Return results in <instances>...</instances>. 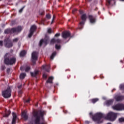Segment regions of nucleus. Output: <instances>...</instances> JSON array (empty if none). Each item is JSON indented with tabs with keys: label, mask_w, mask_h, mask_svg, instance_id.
Wrapping results in <instances>:
<instances>
[{
	"label": "nucleus",
	"mask_w": 124,
	"mask_h": 124,
	"mask_svg": "<svg viewBox=\"0 0 124 124\" xmlns=\"http://www.w3.org/2000/svg\"><path fill=\"white\" fill-rule=\"evenodd\" d=\"M46 112L43 110L35 111L33 113L32 121L34 124H47L44 119Z\"/></svg>",
	"instance_id": "obj_1"
},
{
	"label": "nucleus",
	"mask_w": 124,
	"mask_h": 124,
	"mask_svg": "<svg viewBox=\"0 0 124 124\" xmlns=\"http://www.w3.org/2000/svg\"><path fill=\"white\" fill-rule=\"evenodd\" d=\"M89 115L93 121V122H96L97 124H101V123H103V120L102 119L105 117V115L101 112L96 113L94 115H93V112H90Z\"/></svg>",
	"instance_id": "obj_2"
},
{
	"label": "nucleus",
	"mask_w": 124,
	"mask_h": 124,
	"mask_svg": "<svg viewBox=\"0 0 124 124\" xmlns=\"http://www.w3.org/2000/svg\"><path fill=\"white\" fill-rule=\"evenodd\" d=\"M9 55V54H8V53H6L4 56V64H7V65H12V64L15 63L16 59L15 58H12L10 59L9 57H8Z\"/></svg>",
	"instance_id": "obj_3"
},
{
	"label": "nucleus",
	"mask_w": 124,
	"mask_h": 124,
	"mask_svg": "<svg viewBox=\"0 0 124 124\" xmlns=\"http://www.w3.org/2000/svg\"><path fill=\"white\" fill-rule=\"evenodd\" d=\"M118 115H119L118 113L109 112L107 115V118L108 121H110V122H114L116 121Z\"/></svg>",
	"instance_id": "obj_4"
},
{
	"label": "nucleus",
	"mask_w": 124,
	"mask_h": 124,
	"mask_svg": "<svg viewBox=\"0 0 124 124\" xmlns=\"http://www.w3.org/2000/svg\"><path fill=\"white\" fill-rule=\"evenodd\" d=\"M2 95L4 98H8L11 96V88L8 87L7 88L2 91Z\"/></svg>",
	"instance_id": "obj_5"
},
{
	"label": "nucleus",
	"mask_w": 124,
	"mask_h": 124,
	"mask_svg": "<svg viewBox=\"0 0 124 124\" xmlns=\"http://www.w3.org/2000/svg\"><path fill=\"white\" fill-rule=\"evenodd\" d=\"M81 19L82 21L79 23V25H78V29L79 30H82L83 29L84 25H85V22L87 21V15L86 14H82L81 16Z\"/></svg>",
	"instance_id": "obj_6"
},
{
	"label": "nucleus",
	"mask_w": 124,
	"mask_h": 124,
	"mask_svg": "<svg viewBox=\"0 0 124 124\" xmlns=\"http://www.w3.org/2000/svg\"><path fill=\"white\" fill-rule=\"evenodd\" d=\"M37 59H38V57L37 56V52L36 51H33L31 54V62L32 65H34L36 64Z\"/></svg>",
	"instance_id": "obj_7"
},
{
	"label": "nucleus",
	"mask_w": 124,
	"mask_h": 124,
	"mask_svg": "<svg viewBox=\"0 0 124 124\" xmlns=\"http://www.w3.org/2000/svg\"><path fill=\"white\" fill-rule=\"evenodd\" d=\"M48 41H49V37L48 36L46 35L44 39H41L40 41L39 46L41 47L43 43L45 44V45H47L48 44Z\"/></svg>",
	"instance_id": "obj_8"
},
{
	"label": "nucleus",
	"mask_w": 124,
	"mask_h": 124,
	"mask_svg": "<svg viewBox=\"0 0 124 124\" xmlns=\"http://www.w3.org/2000/svg\"><path fill=\"white\" fill-rule=\"evenodd\" d=\"M71 34H70V32L68 31H64L62 32V37L64 38L65 39L67 38L68 37H70Z\"/></svg>",
	"instance_id": "obj_9"
},
{
	"label": "nucleus",
	"mask_w": 124,
	"mask_h": 124,
	"mask_svg": "<svg viewBox=\"0 0 124 124\" xmlns=\"http://www.w3.org/2000/svg\"><path fill=\"white\" fill-rule=\"evenodd\" d=\"M4 42L5 43V47H6L7 48H10L12 46H13L12 45V42H11V40H6V39H5L4 41Z\"/></svg>",
	"instance_id": "obj_10"
},
{
	"label": "nucleus",
	"mask_w": 124,
	"mask_h": 124,
	"mask_svg": "<svg viewBox=\"0 0 124 124\" xmlns=\"http://www.w3.org/2000/svg\"><path fill=\"white\" fill-rule=\"evenodd\" d=\"M42 69L45 70L46 72H49L51 69V66H50V64L43 65L42 66Z\"/></svg>",
	"instance_id": "obj_11"
},
{
	"label": "nucleus",
	"mask_w": 124,
	"mask_h": 124,
	"mask_svg": "<svg viewBox=\"0 0 124 124\" xmlns=\"http://www.w3.org/2000/svg\"><path fill=\"white\" fill-rule=\"evenodd\" d=\"M112 108L113 110H115L116 111H121V104H117L113 105L112 107Z\"/></svg>",
	"instance_id": "obj_12"
},
{
	"label": "nucleus",
	"mask_w": 124,
	"mask_h": 124,
	"mask_svg": "<svg viewBox=\"0 0 124 124\" xmlns=\"http://www.w3.org/2000/svg\"><path fill=\"white\" fill-rule=\"evenodd\" d=\"M14 32H16V28H13L11 30L6 29L4 31L5 33H14Z\"/></svg>",
	"instance_id": "obj_13"
},
{
	"label": "nucleus",
	"mask_w": 124,
	"mask_h": 124,
	"mask_svg": "<svg viewBox=\"0 0 124 124\" xmlns=\"http://www.w3.org/2000/svg\"><path fill=\"white\" fill-rule=\"evenodd\" d=\"M88 18L90 20V23H91V24H93L94 23H95V17L93 16V15H89L88 16Z\"/></svg>",
	"instance_id": "obj_14"
},
{
	"label": "nucleus",
	"mask_w": 124,
	"mask_h": 124,
	"mask_svg": "<svg viewBox=\"0 0 124 124\" xmlns=\"http://www.w3.org/2000/svg\"><path fill=\"white\" fill-rule=\"evenodd\" d=\"M25 70V72H29L31 70L30 66H22L20 67V70Z\"/></svg>",
	"instance_id": "obj_15"
},
{
	"label": "nucleus",
	"mask_w": 124,
	"mask_h": 124,
	"mask_svg": "<svg viewBox=\"0 0 124 124\" xmlns=\"http://www.w3.org/2000/svg\"><path fill=\"white\" fill-rule=\"evenodd\" d=\"M24 27L21 26H18L16 27V33L18 34V33H20L21 31H22V30H23Z\"/></svg>",
	"instance_id": "obj_16"
},
{
	"label": "nucleus",
	"mask_w": 124,
	"mask_h": 124,
	"mask_svg": "<svg viewBox=\"0 0 124 124\" xmlns=\"http://www.w3.org/2000/svg\"><path fill=\"white\" fill-rule=\"evenodd\" d=\"M62 40L60 39L53 38L50 41V44H53L54 43H61Z\"/></svg>",
	"instance_id": "obj_17"
},
{
	"label": "nucleus",
	"mask_w": 124,
	"mask_h": 124,
	"mask_svg": "<svg viewBox=\"0 0 124 124\" xmlns=\"http://www.w3.org/2000/svg\"><path fill=\"white\" fill-rule=\"evenodd\" d=\"M114 98L117 101H121V100H123V99H124V96L116 95L115 96Z\"/></svg>",
	"instance_id": "obj_18"
},
{
	"label": "nucleus",
	"mask_w": 124,
	"mask_h": 124,
	"mask_svg": "<svg viewBox=\"0 0 124 124\" xmlns=\"http://www.w3.org/2000/svg\"><path fill=\"white\" fill-rule=\"evenodd\" d=\"M22 117L24 120V121H27L29 117L28 116V115L27 114V112L24 111L22 113Z\"/></svg>",
	"instance_id": "obj_19"
},
{
	"label": "nucleus",
	"mask_w": 124,
	"mask_h": 124,
	"mask_svg": "<svg viewBox=\"0 0 124 124\" xmlns=\"http://www.w3.org/2000/svg\"><path fill=\"white\" fill-rule=\"evenodd\" d=\"M113 102H114V100L110 99L106 101V104L107 106H110V105H112L113 104Z\"/></svg>",
	"instance_id": "obj_20"
},
{
	"label": "nucleus",
	"mask_w": 124,
	"mask_h": 124,
	"mask_svg": "<svg viewBox=\"0 0 124 124\" xmlns=\"http://www.w3.org/2000/svg\"><path fill=\"white\" fill-rule=\"evenodd\" d=\"M36 29H37V27L35 25H32L31 26L30 28V31H31V32H33L34 33V31H36Z\"/></svg>",
	"instance_id": "obj_21"
},
{
	"label": "nucleus",
	"mask_w": 124,
	"mask_h": 124,
	"mask_svg": "<svg viewBox=\"0 0 124 124\" xmlns=\"http://www.w3.org/2000/svg\"><path fill=\"white\" fill-rule=\"evenodd\" d=\"M12 116L13 117L12 124H15L16 123V113L15 112L12 113Z\"/></svg>",
	"instance_id": "obj_22"
},
{
	"label": "nucleus",
	"mask_w": 124,
	"mask_h": 124,
	"mask_svg": "<svg viewBox=\"0 0 124 124\" xmlns=\"http://www.w3.org/2000/svg\"><path fill=\"white\" fill-rule=\"evenodd\" d=\"M53 80H54V78L53 77H49L47 80L46 81V84H48V83L52 84V83H53Z\"/></svg>",
	"instance_id": "obj_23"
},
{
	"label": "nucleus",
	"mask_w": 124,
	"mask_h": 124,
	"mask_svg": "<svg viewBox=\"0 0 124 124\" xmlns=\"http://www.w3.org/2000/svg\"><path fill=\"white\" fill-rule=\"evenodd\" d=\"M37 74H38V71H36L34 73L31 72V75L32 77H36Z\"/></svg>",
	"instance_id": "obj_24"
},
{
	"label": "nucleus",
	"mask_w": 124,
	"mask_h": 124,
	"mask_svg": "<svg viewBox=\"0 0 124 124\" xmlns=\"http://www.w3.org/2000/svg\"><path fill=\"white\" fill-rule=\"evenodd\" d=\"M26 75H27L25 73H21L19 76L20 79H21V80H23V79H25V78L26 77Z\"/></svg>",
	"instance_id": "obj_25"
},
{
	"label": "nucleus",
	"mask_w": 124,
	"mask_h": 124,
	"mask_svg": "<svg viewBox=\"0 0 124 124\" xmlns=\"http://www.w3.org/2000/svg\"><path fill=\"white\" fill-rule=\"evenodd\" d=\"M27 54V52L26 50H22L20 52V57H24L26 56V54Z\"/></svg>",
	"instance_id": "obj_26"
},
{
	"label": "nucleus",
	"mask_w": 124,
	"mask_h": 124,
	"mask_svg": "<svg viewBox=\"0 0 124 124\" xmlns=\"http://www.w3.org/2000/svg\"><path fill=\"white\" fill-rule=\"evenodd\" d=\"M56 55H57V52L55 51L52 54L51 56H50L51 60H54V58H55Z\"/></svg>",
	"instance_id": "obj_27"
},
{
	"label": "nucleus",
	"mask_w": 124,
	"mask_h": 124,
	"mask_svg": "<svg viewBox=\"0 0 124 124\" xmlns=\"http://www.w3.org/2000/svg\"><path fill=\"white\" fill-rule=\"evenodd\" d=\"M10 111L8 110L6 112V114L3 116L4 118H7L9 115H10Z\"/></svg>",
	"instance_id": "obj_28"
},
{
	"label": "nucleus",
	"mask_w": 124,
	"mask_h": 124,
	"mask_svg": "<svg viewBox=\"0 0 124 124\" xmlns=\"http://www.w3.org/2000/svg\"><path fill=\"white\" fill-rule=\"evenodd\" d=\"M45 13V12L42 10H41L39 12V15H41V16H43Z\"/></svg>",
	"instance_id": "obj_29"
},
{
	"label": "nucleus",
	"mask_w": 124,
	"mask_h": 124,
	"mask_svg": "<svg viewBox=\"0 0 124 124\" xmlns=\"http://www.w3.org/2000/svg\"><path fill=\"white\" fill-rule=\"evenodd\" d=\"M91 101L92 102V103H95V102H97V101H98V98H94V99H91Z\"/></svg>",
	"instance_id": "obj_30"
},
{
	"label": "nucleus",
	"mask_w": 124,
	"mask_h": 124,
	"mask_svg": "<svg viewBox=\"0 0 124 124\" xmlns=\"http://www.w3.org/2000/svg\"><path fill=\"white\" fill-rule=\"evenodd\" d=\"M18 96L19 97H21V95H22V93H23V92L22 91V89H20L18 91Z\"/></svg>",
	"instance_id": "obj_31"
},
{
	"label": "nucleus",
	"mask_w": 124,
	"mask_h": 124,
	"mask_svg": "<svg viewBox=\"0 0 124 124\" xmlns=\"http://www.w3.org/2000/svg\"><path fill=\"white\" fill-rule=\"evenodd\" d=\"M33 33H34L33 32L30 31V33L28 34V37H29V38H31V36L33 35Z\"/></svg>",
	"instance_id": "obj_32"
},
{
	"label": "nucleus",
	"mask_w": 124,
	"mask_h": 124,
	"mask_svg": "<svg viewBox=\"0 0 124 124\" xmlns=\"http://www.w3.org/2000/svg\"><path fill=\"white\" fill-rule=\"evenodd\" d=\"M119 122L120 123H124V118H120L119 119Z\"/></svg>",
	"instance_id": "obj_33"
},
{
	"label": "nucleus",
	"mask_w": 124,
	"mask_h": 124,
	"mask_svg": "<svg viewBox=\"0 0 124 124\" xmlns=\"http://www.w3.org/2000/svg\"><path fill=\"white\" fill-rule=\"evenodd\" d=\"M55 48L57 50H60L61 49V46L58 45H55Z\"/></svg>",
	"instance_id": "obj_34"
},
{
	"label": "nucleus",
	"mask_w": 124,
	"mask_h": 124,
	"mask_svg": "<svg viewBox=\"0 0 124 124\" xmlns=\"http://www.w3.org/2000/svg\"><path fill=\"white\" fill-rule=\"evenodd\" d=\"M30 101H31V99L30 98H29L27 100H25V99L24 100V102H26V103H30Z\"/></svg>",
	"instance_id": "obj_35"
},
{
	"label": "nucleus",
	"mask_w": 124,
	"mask_h": 124,
	"mask_svg": "<svg viewBox=\"0 0 124 124\" xmlns=\"http://www.w3.org/2000/svg\"><path fill=\"white\" fill-rule=\"evenodd\" d=\"M46 18H47V19H51V15L47 14V15H46Z\"/></svg>",
	"instance_id": "obj_36"
},
{
	"label": "nucleus",
	"mask_w": 124,
	"mask_h": 124,
	"mask_svg": "<svg viewBox=\"0 0 124 124\" xmlns=\"http://www.w3.org/2000/svg\"><path fill=\"white\" fill-rule=\"evenodd\" d=\"M24 8H25V6H23L22 8H21L19 10V13H22V12H23V10H24Z\"/></svg>",
	"instance_id": "obj_37"
},
{
	"label": "nucleus",
	"mask_w": 124,
	"mask_h": 124,
	"mask_svg": "<svg viewBox=\"0 0 124 124\" xmlns=\"http://www.w3.org/2000/svg\"><path fill=\"white\" fill-rule=\"evenodd\" d=\"M124 110V104H121V111Z\"/></svg>",
	"instance_id": "obj_38"
},
{
	"label": "nucleus",
	"mask_w": 124,
	"mask_h": 124,
	"mask_svg": "<svg viewBox=\"0 0 124 124\" xmlns=\"http://www.w3.org/2000/svg\"><path fill=\"white\" fill-rule=\"evenodd\" d=\"M61 35V33H57L55 35V37H59Z\"/></svg>",
	"instance_id": "obj_39"
},
{
	"label": "nucleus",
	"mask_w": 124,
	"mask_h": 124,
	"mask_svg": "<svg viewBox=\"0 0 124 124\" xmlns=\"http://www.w3.org/2000/svg\"><path fill=\"white\" fill-rule=\"evenodd\" d=\"M47 32L48 33H52V30L51 29H49L47 31Z\"/></svg>",
	"instance_id": "obj_40"
},
{
	"label": "nucleus",
	"mask_w": 124,
	"mask_h": 124,
	"mask_svg": "<svg viewBox=\"0 0 124 124\" xmlns=\"http://www.w3.org/2000/svg\"><path fill=\"white\" fill-rule=\"evenodd\" d=\"M22 84H20L19 86H18L17 87V88H18V89L19 90H22Z\"/></svg>",
	"instance_id": "obj_41"
},
{
	"label": "nucleus",
	"mask_w": 124,
	"mask_h": 124,
	"mask_svg": "<svg viewBox=\"0 0 124 124\" xmlns=\"http://www.w3.org/2000/svg\"><path fill=\"white\" fill-rule=\"evenodd\" d=\"M1 68L2 70H4V69H5V66H4V65L1 66Z\"/></svg>",
	"instance_id": "obj_42"
},
{
	"label": "nucleus",
	"mask_w": 124,
	"mask_h": 124,
	"mask_svg": "<svg viewBox=\"0 0 124 124\" xmlns=\"http://www.w3.org/2000/svg\"><path fill=\"white\" fill-rule=\"evenodd\" d=\"M76 11H77V9H74V10H73V11H72L73 14H74L75 13V12H76Z\"/></svg>",
	"instance_id": "obj_43"
},
{
	"label": "nucleus",
	"mask_w": 124,
	"mask_h": 124,
	"mask_svg": "<svg viewBox=\"0 0 124 124\" xmlns=\"http://www.w3.org/2000/svg\"><path fill=\"white\" fill-rule=\"evenodd\" d=\"M120 88L121 90H123V89H124V85H120Z\"/></svg>",
	"instance_id": "obj_44"
},
{
	"label": "nucleus",
	"mask_w": 124,
	"mask_h": 124,
	"mask_svg": "<svg viewBox=\"0 0 124 124\" xmlns=\"http://www.w3.org/2000/svg\"><path fill=\"white\" fill-rule=\"evenodd\" d=\"M63 113H64V114H68V111H67L66 110H63Z\"/></svg>",
	"instance_id": "obj_45"
},
{
	"label": "nucleus",
	"mask_w": 124,
	"mask_h": 124,
	"mask_svg": "<svg viewBox=\"0 0 124 124\" xmlns=\"http://www.w3.org/2000/svg\"><path fill=\"white\" fill-rule=\"evenodd\" d=\"M43 77L44 78H47V75H46V74H44L43 75Z\"/></svg>",
	"instance_id": "obj_46"
},
{
	"label": "nucleus",
	"mask_w": 124,
	"mask_h": 124,
	"mask_svg": "<svg viewBox=\"0 0 124 124\" xmlns=\"http://www.w3.org/2000/svg\"><path fill=\"white\" fill-rule=\"evenodd\" d=\"M3 42L2 41H0V46H2L3 44Z\"/></svg>",
	"instance_id": "obj_47"
},
{
	"label": "nucleus",
	"mask_w": 124,
	"mask_h": 124,
	"mask_svg": "<svg viewBox=\"0 0 124 124\" xmlns=\"http://www.w3.org/2000/svg\"><path fill=\"white\" fill-rule=\"evenodd\" d=\"M7 72L8 73H9V72H10V68H8V69H7Z\"/></svg>",
	"instance_id": "obj_48"
},
{
	"label": "nucleus",
	"mask_w": 124,
	"mask_h": 124,
	"mask_svg": "<svg viewBox=\"0 0 124 124\" xmlns=\"http://www.w3.org/2000/svg\"><path fill=\"white\" fill-rule=\"evenodd\" d=\"M85 124H90L89 121H86L85 122Z\"/></svg>",
	"instance_id": "obj_49"
},
{
	"label": "nucleus",
	"mask_w": 124,
	"mask_h": 124,
	"mask_svg": "<svg viewBox=\"0 0 124 124\" xmlns=\"http://www.w3.org/2000/svg\"><path fill=\"white\" fill-rule=\"evenodd\" d=\"M55 18H56V16L54 15L53 16V19L52 20L54 21V20H55Z\"/></svg>",
	"instance_id": "obj_50"
},
{
	"label": "nucleus",
	"mask_w": 124,
	"mask_h": 124,
	"mask_svg": "<svg viewBox=\"0 0 124 124\" xmlns=\"http://www.w3.org/2000/svg\"><path fill=\"white\" fill-rule=\"evenodd\" d=\"M79 13L80 14H83V11H80Z\"/></svg>",
	"instance_id": "obj_51"
},
{
	"label": "nucleus",
	"mask_w": 124,
	"mask_h": 124,
	"mask_svg": "<svg viewBox=\"0 0 124 124\" xmlns=\"http://www.w3.org/2000/svg\"><path fill=\"white\" fill-rule=\"evenodd\" d=\"M20 46H21V43H18V46L20 47Z\"/></svg>",
	"instance_id": "obj_52"
},
{
	"label": "nucleus",
	"mask_w": 124,
	"mask_h": 124,
	"mask_svg": "<svg viewBox=\"0 0 124 124\" xmlns=\"http://www.w3.org/2000/svg\"><path fill=\"white\" fill-rule=\"evenodd\" d=\"M88 0V1H92L93 0Z\"/></svg>",
	"instance_id": "obj_53"
},
{
	"label": "nucleus",
	"mask_w": 124,
	"mask_h": 124,
	"mask_svg": "<svg viewBox=\"0 0 124 124\" xmlns=\"http://www.w3.org/2000/svg\"><path fill=\"white\" fill-rule=\"evenodd\" d=\"M52 23H54V20L52 19V22H51V24Z\"/></svg>",
	"instance_id": "obj_54"
},
{
	"label": "nucleus",
	"mask_w": 124,
	"mask_h": 124,
	"mask_svg": "<svg viewBox=\"0 0 124 124\" xmlns=\"http://www.w3.org/2000/svg\"><path fill=\"white\" fill-rule=\"evenodd\" d=\"M16 41H18V38H16Z\"/></svg>",
	"instance_id": "obj_55"
},
{
	"label": "nucleus",
	"mask_w": 124,
	"mask_h": 124,
	"mask_svg": "<svg viewBox=\"0 0 124 124\" xmlns=\"http://www.w3.org/2000/svg\"><path fill=\"white\" fill-rule=\"evenodd\" d=\"M14 41H16V39H14Z\"/></svg>",
	"instance_id": "obj_56"
},
{
	"label": "nucleus",
	"mask_w": 124,
	"mask_h": 124,
	"mask_svg": "<svg viewBox=\"0 0 124 124\" xmlns=\"http://www.w3.org/2000/svg\"><path fill=\"white\" fill-rule=\"evenodd\" d=\"M121 0V1H124V0Z\"/></svg>",
	"instance_id": "obj_57"
},
{
	"label": "nucleus",
	"mask_w": 124,
	"mask_h": 124,
	"mask_svg": "<svg viewBox=\"0 0 124 124\" xmlns=\"http://www.w3.org/2000/svg\"><path fill=\"white\" fill-rule=\"evenodd\" d=\"M107 124H111V123H108Z\"/></svg>",
	"instance_id": "obj_58"
},
{
	"label": "nucleus",
	"mask_w": 124,
	"mask_h": 124,
	"mask_svg": "<svg viewBox=\"0 0 124 124\" xmlns=\"http://www.w3.org/2000/svg\"><path fill=\"white\" fill-rule=\"evenodd\" d=\"M30 124H33V123H31Z\"/></svg>",
	"instance_id": "obj_59"
},
{
	"label": "nucleus",
	"mask_w": 124,
	"mask_h": 124,
	"mask_svg": "<svg viewBox=\"0 0 124 124\" xmlns=\"http://www.w3.org/2000/svg\"><path fill=\"white\" fill-rule=\"evenodd\" d=\"M16 118L17 119V117H16Z\"/></svg>",
	"instance_id": "obj_60"
},
{
	"label": "nucleus",
	"mask_w": 124,
	"mask_h": 124,
	"mask_svg": "<svg viewBox=\"0 0 124 124\" xmlns=\"http://www.w3.org/2000/svg\"><path fill=\"white\" fill-rule=\"evenodd\" d=\"M1 0H0V1Z\"/></svg>",
	"instance_id": "obj_61"
}]
</instances>
